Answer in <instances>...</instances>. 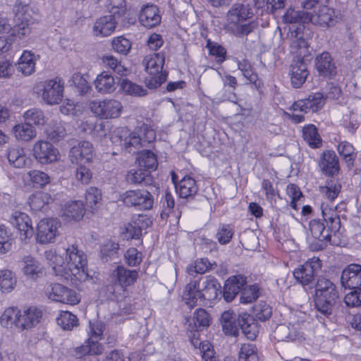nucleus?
I'll list each match as a JSON object with an SVG mask.
<instances>
[{
  "instance_id": "1",
  "label": "nucleus",
  "mask_w": 361,
  "mask_h": 361,
  "mask_svg": "<svg viewBox=\"0 0 361 361\" xmlns=\"http://www.w3.org/2000/svg\"><path fill=\"white\" fill-rule=\"evenodd\" d=\"M44 257L56 276L79 281L88 279L87 256L77 247L71 245L57 251L49 250L44 252Z\"/></svg>"
},
{
  "instance_id": "2",
  "label": "nucleus",
  "mask_w": 361,
  "mask_h": 361,
  "mask_svg": "<svg viewBox=\"0 0 361 361\" xmlns=\"http://www.w3.org/2000/svg\"><path fill=\"white\" fill-rule=\"evenodd\" d=\"M209 314L205 310L199 308L196 310L192 317V322H190L188 326V336L192 345L198 348L202 357L205 361H219L214 356V350L211 343L207 341H201L199 338V331L208 327L210 324Z\"/></svg>"
},
{
  "instance_id": "3",
  "label": "nucleus",
  "mask_w": 361,
  "mask_h": 361,
  "mask_svg": "<svg viewBox=\"0 0 361 361\" xmlns=\"http://www.w3.org/2000/svg\"><path fill=\"white\" fill-rule=\"evenodd\" d=\"M338 298L336 285L329 279L319 278L315 285L314 303L317 310L326 317L332 314Z\"/></svg>"
},
{
  "instance_id": "4",
  "label": "nucleus",
  "mask_w": 361,
  "mask_h": 361,
  "mask_svg": "<svg viewBox=\"0 0 361 361\" xmlns=\"http://www.w3.org/2000/svg\"><path fill=\"white\" fill-rule=\"evenodd\" d=\"M322 213L324 221L326 223V229L324 223L319 219L310 221V231L312 235L320 241H330L331 232L336 233L340 229L341 221L336 212L331 208L322 206Z\"/></svg>"
},
{
  "instance_id": "5",
  "label": "nucleus",
  "mask_w": 361,
  "mask_h": 361,
  "mask_svg": "<svg viewBox=\"0 0 361 361\" xmlns=\"http://www.w3.org/2000/svg\"><path fill=\"white\" fill-rule=\"evenodd\" d=\"M263 5V0H244L241 3H235L226 13L227 25L244 22L255 15H260L259 10Z\"/></svg>"
},
{
  "instance_id": "6",
  "label": "nucleus",
  "mask_w": 361,
  "mask_h": 361,
  "mask_svg": "<svg viewBox=\"0 0 361 361\" xmlns=\"http://www.w3.org/2000/svg\"><path fill=\"white\" fill-rule=\"evenodd\" d=\"M119 200L127 207H135L140 210L152 209L154 198L147 190L138 189L126 191L120 195Z\"/></svg>"
},
{
  "instance_id": "7",
  "label": "nucleus",
  "mask_w": 361,
  "mask_h": 361,
  "mask_svg": "<svg viewBox=\"0 0 361 361\" xmlns=\"http://www.w3.org/2000/svg\"><path fill=\"white\" fill-rule=\"evenodd\" d=\"M89 109L99 118L111 119L121 115L123 106L115 99L94 100L89 103Z\"/></svg>"
},
{
  "instance_id": "8",
  "label": "nucleus",
  "mask_w": 361,
  "mask_h": 361,
  "mask_svg": "<svg viewBox=\"0 0 361 361\" xmlns=\"http://www.w3.org/2000/svg\"><path fill=\"white\" fill-rule=\"evenodd\" d=\"M16 25L13 32L20 38L30 32V22L31 20V8L29 4L17 1L14 5Z\"/></svg>"
},
{
  "instance_id": "9",
  "label": "nucleus",
  "mask_w": 361,
  "mask_h": 361,
  "mask_svg": "<svg viewBox=\"0 0 361 361\" xmlns=\"http://www.w3.org/2000/svg\"><path fill=\"white\" fill-rule=\"evenodd\" d=\"M42 98L43 101L49 105L59 104L63 98L64 90L63 80L56 77L41 82Z\"/></svg>"
},
{
  "instance_id": "10",
  "label": "nucleus",
  "mask_w": 361,
  "mask_h": 361,
  "mask_svg": "<svg viewBox=\"0 0 361 361\" xmlns=\"http://www.w3.org/2000/svg\"><path fill=\"white\" fill-rule=\"evenodd\" d=\"M322 268V262L317 257L307 260L293 271V276L297 281L303 286L312 284L316 275Z\"/></svg>"
},
{
  "instance_id": "11",
  "label": "nucleus",
  "mask_w": 361,
  "mask_h": 361,
  "mask_svg": "<svg viewBox=\"0 0 361 361\" xmlns=\"http://www.w3.org/2000/svg\"><path fill=\"white\" fill-rule=\"evenodd\" d=\"M46 294L53 301L69 305H76L80 300L74 290L59 283H53L48 286Z\"/></svg>"
},
{
  "instance_id": "12",
  "label": "nucleus",
  "mask_w": 361,
  "mask_h": 361,
  "mask_svg": "<svg viewBox=\"0 0 361 361\" xmlns=\"http://www.w3.org/2000/svg\"><path fill=\"white\" fill-rule=\"evenodd\" d=\"M60 226L61 223L57 219H42L37 227V241L40 244L52 243L59 234Z\"/></svg>"
},
{
  "instance_id": "13",
  "label": "nucleus",
  "mask_w": 361,
  "mask_h": 361,
  "mask_svg": "<svg viewBox=\"0 0 361 361\" xmlns=\"http://www.w3.org/2000/svg\"><path fill=\"white\" fill-rule=\"evenodd\" d=\"M33 156L40 164H48L58 160L59 152L49 142L38 140L33 146Z\"/></svg>"
},
{
  "instance_id": "14",
  "label": "nucleus",
  "mask_w": 361,
  "mask_h": 361,
  "mask_svg": "<svg viewBox=\"0 0 361 361\" xmlns=\"http://www.w3.org/2000/svg\"><path fill=\"white\" fill-rule=\"evenodd\" d=\"M325 103V97L322 92H314L310 94L307 98L295 102L290 110L293 111H300L303 113H314L320 110Z\"/></svg>"
},
{
  "instance_id": "15",
  "label": "nucleus",
  "mask_w": 361,
  "mask_h": 361,
  "mask_svg": "<svg viewBox=\"0 0 361 361\" xmlns=\"http://www.w3.org/2000/svg\"><path fill=\"white\" fill-rule=\"evenodd\" d=\"M111 140L116 145L128 149L130 147H138L143 142L137 133H131L126 127L117 128L111 133Z\"/></svg>"
},
{
  "instance_id": "16",
  "label": "nucleus",
  "mask_w": 361,
  "mask_h": 361,
  "mask_svg": "<svg viewBox=\"0 0 361 361\" xmlns=\"http://www.w3.org/2000/svg\"><path fill=\"white\" fill-rule=\"evenodd\" d=\"M93 155L92 145L87 141H82L71 148L68 157L73 164H85L92 161Z\"/></svg>"
},
{
  "instance_id": "17",
  "label": "nucleus",
  "mask_w": 361,
  "mask_h": 361,
  "mask_svg": "<svg viewBox=\"0 0 361 361\" xmlns=\"http://www.w3.org/2000/svg\"><path fill=\"white\" fill-rule=\"evenodd\" d=\"M11 224L18 230L21 241L27 243L32 238L34 230L30 217L25 213L15 212L11 216Z\"/></svg>"
},
{
  "instance_id": "18",
  "label": "nucleus",
  "mask_w": 361,
  "mask_h": 361,
  "mask_svg": "<svg viewBox=\"0 0 361 361\" xmlns=\"http://www.w3.org/2000/svg\"><path fill=\"white\" fill-rule=\"evenodd\" d=\"M119 18L114 15H106L98 18L92 27L93 35L108 37L115 30Z\"/></svg>"
},
{
  "instance_id": "19",
  "label": "nucleus",
  "mask_w": 361,
  "mask_h": 361,
  "mask_svg": "<svg viewBox=\"0 0 361 361\" xmlns=\"http://www.w3.org/2000/svg\"><path fill=\"white\" fill-rule=\"evenodd\" d=\"M361 265L350 264L341 274V282L345 288L356 289L360 286Z\"/></svg>"
},
{
  "instance_id": "20",
  "label": "nucleus",
  "mask_w": 361,
  "mask_h": 361,
  "mask_svg": "<svg viewBox=\"0 0 361 361\" xmlns=\"http://www.w3.org/2000/svg\"><path fill=\"white\" fill-rule=\"evenodd\" d=\"M290 75L292 85L295 88L300 87L305 82L309 71L307 65L303 59L293 60L290 66Z\"/></svg>"
},
{
  "instance_id": "21",
  "label": "nucleus",
  "mask_w": 361,
  "mask_h": 361,
  "mask_svg": "<svg viewBox=\"0 0 361 361\" xmlns=\"http://www.w3.org/2000/svg\"><path fill=\"white\" fill-rule=\"evenodd\" d=\"M183 299L189 308L200 305L204 300L202 293L200 281L194 280L188 283L184 289Z\"/></svg>"
},
{
  "instance_id": "22",
  "label": "nucleus",
  "mask_w": 361,
  "mask_h": 361,
  "mask_svg": "<svg viewBox=\"0 0 361 361\" xmlns=\"http://www.w3.org/2000/svg\"><path fill=\"white\" fill-rule=\"evenodd\" d=\"M315 67L319 73L325 77L336 74V66L329 52L324 51L315 58Z\"/></svg>"
},
{
  "instance_id": "23",
  "label": "nucleus",
  "mask_w": 361,
  "mask_h": 361,
  "mask_svg": "<svg viewBox=\"0 0 361 361\" xmlns=\"http://www.w3.org/2000/svg\"><path fill=\"white\" fill-rule=\"evenodd\" d=\"M164 63L165 56L163 53L147 55L142 60L145 70L149 75H157L161 72H166L163 71Z\"/></svg>"
},
{
  "instance_id": "24",
  "label": "nucleus",
  "mask_w": 361,
  "mask_h": 361,
  "mask_svg": "<svg viewBox=\"0 0 361 361\" xmlns=\"http://www.w3.org/2000/svg\"><path fill=\"white\" fill-rule=\"evenodd\" d=\"M334 11L325 5L319 6L314 14L309 13L310 22L323 27H327L334 24Z\"/></svg>"
},
{
  "instance_id": "25",
  "label": "nucleus",
  "mask_w": 361,
  "mask_h": 361,
  "mask_svg": "<svg viewBox=\"0 0 361 361\" xmlns=\"http://www.w3.org/2000/svg\"><path fill=\"white\" fill-rule=\"evenodd\" d=\"M245 278L243 276H233L225 282L223 295L227 302L232 301L245 285Z\"/></svg>"
},
{
  "instance_id": "26",
  "label": "nucleus",
  "mask_w": 361,
  "mask_h": 361,
  "mask_svg": "<svg viewBox=\"0 0 361 361\" xmlns=\"http://www.w3.org/2000/svg\"><path fill=\"white\" fill-rule=\"evenodd\" d=\"M238 323L242 332L250 340H255L259 333L258 324L254 317L247 313L238 317Z\"/></svg>"
},
{
  "instance_id": "27",
  "label": "nucleus",
  "mask_w": 361,
  "mask_h": 361,
  "mask_svg": "<svg viewBox=\"0 0 361 361\" xmlns=\"http://www.w3.org/2000/svg\"><path fill=\"white\" fill-rule=\"evenodd\" d=\"M320 167L323 173L329 176H334L338 173L339 161L335 152L326 150L323 152Z\"/></svg>"
},
{
  "instance_id": "28",
  "label": "nucleus",
  "mask_w": 361,
  "mask_h": 361,
  "mask_svg": "<svg viewBox=\"0 0 361 361\" xmlns=\"http://www.w3.org/2000/svg\"><path fill=\"white\" fill-rule=\"evenodd\" d=\"M139 19L142 25L146 27L157 26L161 22L159 8L154 5H146L142 8Z\"/></svg>"
},
{
  "instance_id": "29",
  "label": "nucleus",
  "mask_w": 361,
  "mask_h": 361,
  "mask_svg": "<svg viewBox=\"0 0 361 361\" xmlns=\"http://www.w3.org/2000/svg\"><path fill=\"white\" fill-rule=\"evenodd\" d=\"M138 274L135 270H129L122 266H118L114 270L112 277L115 283H118L122 288L133 285L137 280Z\"/></svg>"
},
{
  "instance_id": "30",
  "label": "nucleus",
  "mask_w": 361,
  "mask_h": 361,
  "mask_svg": "<svg viewBox=\"0 0 361 361\" xmlns=\"http://www.w3.org/2000/svg\"><path fill=\"white\" fill-rule=\"evenodd\" d=\"M202 293L204 295V299L207 300H215L221 294V286L216 279L212 276H207L202 278Z\"/></svg>"
},
{
  "instance_id": "31",
  "label": "nucleus",
  "mask_w": 361,
  "mask_h": 361,
  "mask_svg": "<svg viewBox=\"0 0 361 361\" xmlns=\"http://www.w3.org/2000/svg\"><path fill=\"white\" fill-rule=\"evenodd\" d=\"M42 316V312L36 307H30L23 313L20 311V329L32 328L39 323Z\"/></svg>"
},
{
  "instance_id": "32",
  "label": "nucleus",
  "mask_w": 361,
  "mask_h": 361,
  "mask_svg": "<svg viewBox=\"0 0 361 361\" xmlns=\"http://www.w3.org/2000/svg\"><path fill=\"white\" fill-rule=\"evenodd\" d=\"M22 271L27 278L35 279L42 274L40 262L31 255H25L22 258Z\"/></svg>"
},
{
  "instance_id": "33",
  "label": "nucleus",
  "mask_w": 361,
  "mask_h": 361,
  "mask_svg": "<svg viewBox=\"0 0 361 361\" xmlns=\"http://www.w3.org/2000/svg\"><path fill=\"white\" fill-rule=\"evenodd\" d=\"M126 181L130 184L151 185L153 180L149 173L140 167L130 170L126 176Z\"/></svg>"
},
{
  "instance_id": "34",
  "label": "nucleus",
  "mask_w": 361,
  "mask_h": 361,
  "mask_svg": "<svg viewBox=\"0 0 361 361\" xmlns=\"http://www.w3.org/2000/svg\"><path fill=\"white\" fill-rule=\"evenodd\" d=\"M94 85L97 90L102 94L111 93L116 90L114 78L106 71L97 75Z\"/></svg>"
},
{
  "instance_id": "35",
  "label": "nucleus",
  "mask_w": 361,
  "mask_h": 361,
  "mask_svg": "<svg viewBox=\"0 0 361 361\" xmlns=\"http://www.w3.org/2000/svg\"><path fill=\"white\" fill-rule=\"evenodd\" d=\"M337 150L347 167L350 169L357 158V152L353 145L347 141H343L338 145Z\"/></svg>"
},
{
  "instance_id": "36",
  "label": "nucleus",
  "mask_w": 361,
  "mask_h": 361,
  "mask_svg": "<svg viewBox=\"0 0 361 361\" xmlns=\"http://www.w3.org/2000/svg\"><path fill=\"white\" fill-rule=\"evenodd\" d=\"M85 214V209L81 201H71L64 204L63 207V216L73 219L79 220Z\"/></svg>"
},
{
  "instance_id": "37",
  "label": "nucleus",
  "mask_w": 361,
  "mask_h": 361,
  "mask_svg": "<svg viewBox=\"0 0 361 361\" xmlns=\"http://www.w3.org/2000/svg\"><path fill=\"white\" fill-rule=\"evenodd\" d=\"M51 201L52 198L48 193L37 192L30 197L29 204L32 210L38 212L45 209Z\"/></svg>"
},
{
  "instance_id": "38",
  "label": "nucleus",
  "mask_w": 361,
  "mask_h": 361,
  "mask_svg": "<svg viewBox=\"0 0 361 361\" xmlns=\"http://www.w3.org/2000/svg\"><path fill=\"white\" fill-rule=\"evenodd\" d=\"M176 188L182 198L193 196L197 192L195 180L190 176H185L182 178Z\"/></svg>"
},
{
  "instance_id": "39",
  "label": "nucleus",
  "mask_w": 361,
  "mask_h": 361,
  "mask_svg": "<svg viewBox=\"0 0 361 361\" xmlns=\"http://www.w3.org/2000/svg\"><path fill=\"white\" fill-rule=\"evenodd\" d=\"M302 137L312 148H319L322 146V138L313 124L307 125L302 128Z\"/></svg>"
},
{
  "instance_id": "40",
  "label": "nucleus",
  "mask_w": 361,
  "mask_h": 361,
  "mask_svg": "<svg viewBox=\"0 0 361 361\" xmlns=\"http://www.w3.org/2000/svg\"><path fill=\"white\" fill-rule=\"evenodd\" d=\"M136 160L139 166L145 170H155L158 166L157 156L150 150L145 149L140 152Z\"/></svg>"
},
{
  "instance_id": "41",
  "label": "nucleus",
  "mask_w": 361,
  "mask_h": 361,
  "mask_svg": "<svg viewBox=\"0 0 361 361\" xmlns=\"http://www.w3.org/2000/svg\"><path fill=\"white\" fill-rule=\"evenodd\" d=\"M309 12L304 11H296L289 8L283 16V20L285 23H307L310 22Z\"/></svg>"
},
{
  "instance_id": "42",
  "label": "nucleus",
  "mask_w": 361,
  "mask_h": 361,
  "mask_svg": "<svg viewBox=\"0 0 361 361\" xmlns=\"http://www.w3.org/2000/svg\"><path fill=\"white\" fill-rule=\"evenodd\" d=\"M1 324L5 327L12 328L13 326L20 329V310L18 308H7L1 317Z\"/></svg>"
},
{
  "instance_id": "43",
  "label": "nucleus",
  "mask_w": 361,
  "mask_h": 361,
  "mask_svg": "<svg viewBox=\"0 0 361 361\" xmlns=\"http://www.w3.org/2000/svg\"><path fill=\"white\" fill-rule=\"evenodd\" d=\"M47 137L53 142H58L67 135L66 130L61 122L53 121L46 128Z\"/></svg>"
},
{
  "instance_id": "44",
  "label": "nucleus",
  "mask_w": 361,
  "mask_h": 361,
  "mask_svg": "<svg viewBox=\"0 0 361 361\" xmlns=\"http://www.w3.org/2000/svg\"><path fill=\"white\" fill-rule=\"evenodd\" d=\"M216 267V264L211 263L207 258H200L187 267V272L191 276H194L195 274H202Z\"/></svg>"
},
{
  "instance_id": "45",
  "label": "nucleus",
  "mask_w": 361,
  "mask_h": 361,
  "mask_svg": "<svg viewBox=\"0 0 361 361\" xmlns=\"http://www.w3.org/2000/svg\"><path fill=\"white\" fill-rule=\"evenodd\" d=\"M35 56L30 51H25L20 58L18 69L24 75H31L35 68Z\"/></svg>"
},
{
  "instance_id": "46",
  "label": "nucleus",
  "mask_w": 361,
  "mask_h": 361,
  "mask_svg": "<svg viewBox=\"0 0 361 361\" xmlns=\"http://www.w3.org/2000/svg\"><path fill=\"white\" fill-rule=\"evenodd\" d=\"M227 25L236 37H242L248 35L250 33L256 30L258 27V23L255 21H250L247 23L240 22L229 24Z\"/></svg>"
},
{
  "instance_id": "47",
  "label": "nucleus",
  "mask_w": 361,
  "mask_h": 361,
  "mask_svg": "<svg viewBox=\"0 0 361 361\" xmlns=\"http://www.w3.org/2000/svg\"><path fill=\"white\" fill-rule=\"evenodd\" d=\"M13 133L18 140L24 141H29L36 136L35 129L26 121L15 126Z\"/></svg>"
},
{
  "instance_id": "48",
  "label": "nucleus",
  "mask_w": 361,
  "mask_h": 361,
  "mask_svg": "<svg viewBox=\"0 0 361 361\" xmlns=\"http://www.w3.org/2000/svg\"><path fill=\"white\" fill-rule=\"evenodd\" d=\"M237 63L238 68L242 72L243 76L256 87H259L261 82L258 80L257 73L254 72L251 63L246 59L238 60Z\"/></svg>"
},
{
  "instance_id": "49",
  "label": "nucleus",
  "mask_w": 361,
  "mask_h": 361,
  "mask_svg": "<svg viewBox=\"0 0 361 361\" xmlns=\"http://www.w3.org/2000/svg\"><path fill=\"white\" fill-rule=\"evenodd\" d=\"M341 185L337 180L329 179L326 181L325 185L320 186V192L330 201L334 200L341 192Z\"/></svg>"
},
{
  "instance_id": "50",
  "label": "nucleus",
  "mask_w": 361,
  "mask_h": 361,
  "mask_svg": "<svg viewBox=\"0 0 361 361\" xmlns=\"http://www.w3.org/2000/svg\"><path fill=\"white\" fill-rule=\"evenodd\" d=\"M57 324L63 330L71 331L78 326L77 317L68 311L61 312L57 317Z\"/></svg>"
},
{
  "instance_id": "51",
  "label": "nucleus",
  "mask_w": 361,
  "mask_h": 361,
  "mask_svg": "<svg viewBox=\"0 0 361 361\" xmlns=\"http://www.w3.org/2000/svg\"><path fill=\"white\" fill-rule=\"evenodd\" d=\"M8 160L16 168H23L28 161L21 148H11L8 152Z\"/></svg>"
},
{
  "instance_id": "52",
  "label": "nucleus",
  "mask_w": 361,
  "mask_h": 361,
  "mask_svg": "<svg viewBox=\"0 0 361 361\" xmlns=\"http://www.w3.org/2000/svg\"><path fill=\"white\" fill-rule=\"evenodd\" d=\"M121 90L126 94L134 97H142L147 94L146 89L141 85H137L127 79L121 80Z\"/></svg>"
},
{
  "instance_id": "53",
  "label": "nucleus",
  "mask_w": 361,
  "mask_h": 361,
  "mask_svg": "<svg viewBox=\"0 0 361 361\" xmlns=\"http://www.w3.org/2000/svg\"><path fill=\"white\" fill-rule=\"evenodd\" d=\"M25 121L31 126H43L46 123L44 112L38 108H32L23 114Z\"/></svg>"
},
{
  "instance_id": "54",
  "label": "nucleus",
  "mask_w": 361,
  "mask_h": 361,
  "mask_svg": "<svg viewBox=\"0 0 361 361\" xmlns=\"http://www.w3.org/2000/svg\"><path fill=\"white\" fill-rule=\"evenodd\" d=\"M16 284L14 274L8 269L0 271V289L2 292H11Z\"/></svg>"
},
{
  "instance_id": "55",
  "label": "nucleus",
  "mask_w": 361,
  "mask_h": 361,
  "mask_svg": "<svg viewBox=\"0 0 361 361\" xmlns=\"http://www.w3.org/2000/svg\"><path fill=\"white\" fill-rule=\"evenodd\" d=\"M238 361H259L256 345L252 343L243 344L239 351Z\"/></svg>"
},
{
  "instance_id": "56",
  "label": "nucleus",
  "mask_w": 361,
  "mask_h": 361,
  "mask_svg": "<svg viewBox=\"0 0 361 361\" xmlns=\"http://www.w3.org/2000/svg\"><path fill=\"white\" fill-rule=\"evenodd\" d=\"M103 62L106 66L112 69L118 75L123 76L126 75L129 73V70L121 64L117 59L111 55H106L103 57Z\"/></svg>"
},
{
  "instance_id": "57",
  "label": "nucleus",
  "mask_w": 361,
  "mask_h": 361,
  "mask_svg": "<svg viewBox=\"0 0 361 361\" xmlns=\"http://www.w3.org/2000/svg\"><path fill=\"white\" fill-rule=\"evenodd\" d=\"M253 313L257 319L266 321L272 314V308L266 302L260 301L253 307Z\"/></svg>"
},
{
  "instance_id": "58",
  "label": "nucleus",
  "mask_w": 361,
  "mask_h": 361,
  "mask_svg": "<svg viewBox=\"0 0 361 361\" xmlns=\"http://www.w3.org/2000/svg\"><path fill=\"white\" fill-rule=\"evenodd\" d=\"M304 25H298V26L290 32L292 43L298 48H306L307 47V37L304 34Z\"/></svg>"
},
{
  "instance_id": "59",
  "label": "nucleus",
  "mask_w": 361,
  "mask_h": 361,
  "mask_svg": "<svg viewBox=\"0 0 361 361\" xmlns=\"http://www.w3.org/2000/svg\"><path fill=\"white\" fill-rule=\"evenodd\" d=\"M259 288L257 285L247 286L241 290L240 301L243 303H250L259 297Z\"/></svg>"
},
{
  "instance_id": "60",
  "label": "nucleus",
  "mask_w": 361,
  "mask_h": 361,
  "mask_svg": "<svg viewBox=\"0 0 361 361\" xmlns=\"http://www.w3.org/2000/svg\"><path fill=\"white\" fill-rule=\"evenodd\" d=\"M131 42L123 36L115 37L112 40L113 49L121 54L126 55L131 49Z\"/></svg>"
},
{
  "instance_id": "61",
  "label": "nucleus",
  "mask_w": 361,
  "mask_h": 361,
  "mask_svg": "<svg viewBox=\"0 0 361 361\" xmlns=\"http://www.w3.org/2000/svg\"><path fill=\"white\" fill-rule=\"evenodd\" d=\"M12 238L10 232L4 225H0V254H4L11 249Z\"/></svg>"
},
{
  "instance_id": "62",
  "label": "nucleus",
  "mask_w": 361,
  "mask_h": 361,
  "mask_svg": "<svg viewBox=\"0 0 361 361\" xmlns=\"http://www.w3.org/2000/svg\"><path fill=\"white\" fill-rule=\"evenodd\" d=\"M264 5L259 10L260 15L264 12L275 13L277 11L281 10L285 7L286 0H263Z\"/></svg>"
},
{
  "instance_id": "63",
  "label": "nucleus",
  "mask_w": 361,
  "mask_h": 361,
  "mask_svg": "<svg viewBox=\"0 0 361 361\" xmlns=\"http://www.w3.org/2000/svg\"><path fill=\"white\" fill-rule=\"evenodd\" d=\"M206 47L209 50V54L215 56L219 63H222L225 60L226 50L224 47L209 39L207 40Z\"/></svg>"
},
{
  "instance_id": "64",
  "label": "nucleus",
  "mask_w": 361,
  "mask_h": 361,
  "mask_svg": "<svg viewBox=\"0 0 361 361\" xmlns=\"http://www.w3.org/2000/svg\"><path fill=\"white\" fill-rule=\"evenodd\" d=\"M107 8L111 15L120 18L126 13L125 0H108Z\"/></svg>"
}]
</instances>
